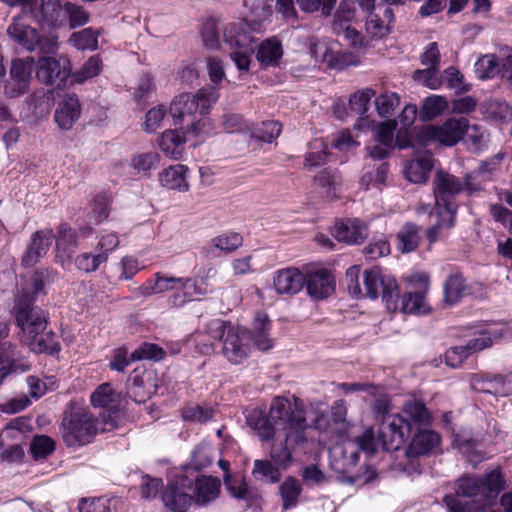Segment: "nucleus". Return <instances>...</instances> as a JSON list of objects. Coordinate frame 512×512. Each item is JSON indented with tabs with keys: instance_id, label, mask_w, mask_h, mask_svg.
Wrapping results in <instances>:
<instances>
[{
	"instance_id": "obj_1",
	"label": "nucleus",
	"mask_w": 512,
	"mask_h": 512,
	"mask_svg": "<svg viewBox=\"0 0 512 512\" xmlns=\"http://www.w3.org/2000/svg\"><path fill=\"white\" fill-rule=\"evenodd\" d=\"M246 423L263 442L273 439L277 431L287 433L290 441H307L304 404L295 396L292 399L281 396L273 398L268 414L258 408L248 410Z\"/></svg>"
},
{
	"instance_id": "obj_2",
	"label": "nucleus",
	"mask_w": 512,
	"mask_h": 512,
	"mask_svg": "<svg viewBox=\"0 0 512 512\" xmlns=\"http://www.w3.org/2000/svg\"><path fill=\"white\" fill-rule=\"evenodd\" d=\"M218 97L215 87H205L196 94L183 93L175 97L169 111L176 130L196 137L209 134L211 122L207 117L208 110Z\"/></svg>"
},
{
	"instance_id": "obj_3",
	"label": "nucleus",
	"mask_w": 512,
	"mask_h": 512,
	"mask_svg": "<svg viewBox=\"0 0 512 512\" xmlns=\"http://www.w3.org/2000/svg\"><path fill=\"white\" fill-rule=\"evenodd\" d=\"M432 416L422 401L408 400L402 414L388 415L381 423L378 440L386 451H397L413 432V425L426 426Z\"/></svg>"
},
{
	"instance_id": "obj_4",
	"label": "nucleus",
	"mask_w": 512,
	"mask_h": 512,
	"mask_svg": "<svg viewBox=\"0 0 512 512\" xmlns=\"http://www.w3.org/2000/svg\"><path fill=\"white\" fill-rule=\"evenodd\" d=\"M506 480L500 469H494L484 478L463 476L456 483V494L468 500L463 505L466 512H486L505 488Z\"/></svg>"
},
{
	"instance_id": "obj_5",
	"label": "nucleus",
	"mask_w": 512,
	"mask_h": 512,
	"mask_svg": "<svg viewBox=\"0 0 512 512\" xmlns=\"http://www.w3.org/2000/svg\"><path fill=\"white\" fill-rule=\"evenodd\" d=\"M6 34L14 45L30 53L54 54L59 45L57 33L39 31L22 21L20 17L12 18L11 23L7 26Z\"/></svg>"
},
{
	"instance_id": "obj_6",
	"label": "nucleus",
	"mask_w": 512,
	"mask_h": 512,
	"mask_svg": "<svg viewBox=\"0 0 512 512\" xmlns=\"http://www.w3.org/2000/svg\"><path fill=\"white\" fill-rule=\"evenodd\" d=\"M330 466L338 474L342 475V482L347 484H368L373 482L377 473L371 466H366L363 473L352 474L359 461L357 447L351 441L337 444L329 450Z\"/></svg>"
},
{
	"instance_id": "obj_7",
	"label": "nucleus",
	"mask_w": 512,
	"mask_h": 512,
	"mask_svg": "<svg viewBox=\"0 0 512 512\" xmlns=\"http://www.w3.org/2000/svg\"><path fill=\"white\" fill-rule=\"evenodd\" d=\"M433 194L435 198V210L444 211L448 221L451 214L456 215L458 204L456 196L464 191L463 181L453 174L438 170L433 182Z\"/></svg>"
},
{
	"instance_id": "obj_8",
	"label": "nucleus",
	"mask_w": 512,
	"mask_h": 512,
	"mask_svg": "<svg viewBox=\"0 0 512 512\" xmlns=\"http://www.w3.org/2000/svg\"><path fill=\"white\" fill-rule=\"evenodd\" d=\"M13 314L17 326L29 338L44 332L47 328L44 312L34 305V297L29 293H22L16 299Z\"/></svg>"
},
{
	"instance_id": "obj_9",
	"label": "nucleus",
	"mask_w": 512,
	"mask_h": 512,
	"mask_svg": "<svg viewBox=\"0 0 512 512\" xmlns=\"http://www.w3.org/2000/svg\"><path fill=\"white\" fill-rule=\"evenodd\" d=\"M363 282L365 287L364 296L376 299L381 295L388 311L394 312L397 310L399 289L393 277L385 276L379 269L372 268L364 272Z\"/></svg>"
},
{
	"instance_id": "obj_10",
	"label": "nucleus",
	"mask_w": 512,
	"mask_h": 512,
	"mask_svg": "<svg viewBox=\"0 0 512 512\" xmlns=\"http://www.w3.org/2000/svg\"><path fill=\"white\" fill-rule=\"evenodd\" d=\"M96 432V419L89 413H71L62 420V437L68 446L86 445Z\"/></svg>"
},
{
	"instance_id": "obj_11",
	"label": "nucleus",
	"mask_w": 512,
	"mask_h": 512,
	"mask_svg": "<svg viewBox=\"0 0 512 512\" xmlns=\"http://www.w3.org/2000/svg\"><path fill=\"white\" fill-rule=\"evenodd\" d=\"M223 38L232 48L239 50L231 52L230 57L240 71H247L250 65L248 52L254 39L247 22L230 23L224 29Z\"/></svg>"
},
{
	"instance_id": "obj_12",
	"label": "nucleus",
	"mask_w": 512,
	"mask_h": 512,
	"mask_svg": "<svg viewBox=\"0 0 512 512\" xmlns=\"http://www.w3.org/2000/svg\"><path fill=\"white\" fill-rule=\"evenodd\" d=\"M467 129L466 118H449L442 125H429L417 134L418 141L427 145L430 142H438L444 146H453L458 143Z\"/></svg>"
},
{
	"instance_id": "obj_13",
	"label": "nucleus",
	"mask_w": 512,
	"mask_h": 512,
	"mask_svg": "<svg viewBox=\"0 0 512 512\" xmlns=\"http://www.w3.org/2000/svg\"><path fill=\"white\" fill-rule=\"evenodd\" d=\"M441 443L440 435L432 430H419L416 432L405 450L407 463L399 462L398 466L403 472L411 473L416 470L415 460L421 456L433 453Z\"/></svg>"
},
{
	"instance_id": "obj_14",
	"label": "nucleus",
	"mask_w": 512,
	"mask_h": 512,
	"mask_svg": "<svg viewBox=\"0 0 512 512\" xmlns=\"http://www.w3.org/2000/svg\"><path fill=\"white\" fill-rule=\"evenodd\" d=\"M65 1L61 0H32L30 14L42 30L55 32L64 27Z\"/></svg>"
},
{
	"instance_id": "obj_15",
	"label": "nucleus",
	"mask_w": 512,
	"mask_h": 512,
	"mask_svg": "<svg viewBox=\"0 0 512 512\" xmlns=\"http://www.w3.org/2000/svg\"><path fill=\"white\" fill-rule=\"evenodd\" d=\"M191 487L192 480L188 475H179L169 481L161 495L164 506L171 512H186L193 502Z\"/></svg>"
},
{
	"instance_id": "obj_16",
	"label": "nucleus",
	"mask_w": 512,
	"mask_h": 512,
	"mask_svg": "<svg viewBox=\"0 0 512 512\" xmlns=\"http://www.w3.org/2000/svg\"><path fill=\"white\" fill-rule=\"evenodd\" d=\"M34 58L14 59L11 63L10 77L4 84V94L16 98L26 93L32 79Z\"/></svg>"
},
{
	"instance_id": "obj_17",
	"label": "nucleus",
	"mask_w": 512,
	"mask_h": 512,
	"mask_svg": "<svg viewBox=\"0 0 512 512\" xmlns=\"http://www.w3.org/2000/svg\"><path fill=\"white\" fill-rule=\"evenodd\" d=\"M31 370L25 357L17 356V347L10 341L0 342V385L10 375H21Z\"/></svg>"
},
{
	"instance_id": "obj_18",
	"label": "nucleus",
	"mask_w": 512,
	"mask_h": 512,
	"mask_svg": "<svg viewBox=\"0 0 512 512\" xmlns=\"http://www.w3.org/2000/svg\"><path fill=\"white\" fill-rule=\"evenodd\" d=\"M332 234L339 242L359 245L368 237L369 228L367 223L359 218H347L335 223Z\"/></svg>"
},
{
	"instance_id": "obj_19",
	"label": "nucleus",
	"mask_w": 512,
	"mask_h": 512,
	"mask_svg": "<svg viewBox=\"0 0 512 512\" xmlns=\"http://www.w3.org/2000/svg\"><path fill=\"white\" fill-rule=\"evenodd\" d=\"M53 240L52 229H41L34 232L22 256L21 265L26 268L34 267L47 254Z\"/></svg>"
},
{
	"instance_id": "obj_20",
	"label": "nucleus",
	"mask_w": 512,
	"mask_h": 512,
	"mask_svg": "<svg viewBox=\"0 0 512 512\" xmlns=\"http://www.w3.org/2000/svg\"><path fill=\"white\" fill-rule=\"evenodd\" d=\"M307 294L316 300L329 297L335 291L333 275L325 268L310 270L305 274Z\"/></svg>"
},
{
	"instance_id": "obj_21",
	"label": "nucleus",
	"mask_w": 512,
	"mask_h": 512,
	"mask_svg": "<svg viewBox=\"0 0 512 512\" xmlns=\"http://www.w3.org/2000/svg\"><path fill=\"white\" fill-rule=\"evenodd\" d=\"M68 61L63 64L52 57H42L37 69V78L46 85L61 88L69 76Z\"/></svg>"
},
{
	"instance_id": "obj_22",
	"label": "nucleus",
	"mask_w": 512,
	"mask_h": 512,
	"mask_svg": "<svg viewBox=\"0 0 512 512\" xmlns=\"http://www.w3.org/2000/svg\"><path fill=\"white\" fill-rule=\"evenodd\" d=\"M247 334L244 330L234 327H228L227 333L223 339V355L233 364L241 363L249 353L247 344Z\"/></svg>"
},
{
	"instance_id": "obj_23",
	"label": "nucleus",
	"mask_w": 512,
	"mask_h": 512,
	"mask_svg": "<svg viewBox=\"0 0 512 512\" xmlns=\"http://www.w3.org/2000/svg\"><path fill=\"white\" fill-rule=\"evenodd\" d=\"M188 283V277H176L161 272L154 274L153 278L148 279L143 285L137 288V294L142 297H150L156 294H162L167 291H174L178 287H185Z\"/></svg>"
},
{
	"instance_id": "obj_24",
	"label": "nucleus",
	"mask_w": 512,
	"mask_h": 512,
	"mask_svg": "<svg viewBox=\"0 0 512 512\" xmlns=\"http://www.w3.org/2000/svg\"><path fill=\"white\" fill-rule=\"evenodd\" d=\"M305 274L297 268L280 269L275 273L273 285L278 294L295 295L305 286Z\"/></svg>"
},
{
	"instance_id": "obj_25",
	"label": "nucleus",
	"mask_w": 512,
	"mask_h": 512,
	"mask_svg": "<svg viewBox=\"0 0 512 512\" xmlns=\"http://www.w3.org/2000/svg\"><path fill=\"white\" fill-rule=\"evenodd\" d=\"M191 480L192 487L190 493L197 505L204 506L218 498L221 487L218 478L197 475L195 478H191Z\"/></svg>"
},
{
	"instance_id": "obj_26",
	"label": "nucleus",
	"mask_w": 512,
	"mask_h": 512,
	"mask_svg": "<svg viewBox=\"0 0 512 512\" xmlns=\"http://www.w3.org/2000/svg\"><path fill=\"white\" fill-rule=\"evenodd\" d=\"M204 285V278H188L187 285L175 289L168 297L167 304L171 308H180L194 297L205 296L208 293V289Z\"/></svg>"
},
{
	"instance_id": "obj_27",
	"label": "nucleus",
	"mask_w": 512,
	"mask_h": 512,
	"mask_svg": "<svg viewBox=\"0 0 512 512\" xmlns=\"http://www.w3.org/2000/svg\"><path fill=\"white\" fill-rule=\"evenodd\" d=\"M219 467L224 471V484L228 492L238 500L247 502L253 501L258 497L256 489L249 487L244 478H233L229 474V462L226 460H219Z\"/></svg>"
},
{
	"instance_id": "obj_28",
	"label": "nucleus",
	"mask_w": 512,
	"mask_h": 512,
	"mask_svg": "<svg viewBox=\"0 0 512 512\" xmlns=\"http://www.w3.org/2000/svg\"><path fill=\"white\" fill-rule=\"evenodd\" d=\"M81 106L78 97L73 94L64 98L54 113V119L57 125L63 130H69L79 119Z\"/></svg>"
},
{
	"instance_id": "obj_29",
	"label": "nucleus",
	"mask_w": 512,
	"mask_h": 512,
	"mask_svg": "<svg viewBox=\"0 0 512 512\" xmlns=\"http://www.w3.org/2000/svg\"><path fill=\"white\" fill-rule=\"evenodd\" d=\"M192 138L197 137L193 135H185L176 129L166 130L161 134L158 140V146L167 157L178 160L182 157L184 143Z\"/></svg>"
},
{
	"instance_id": "obj_30",
	"label": "nucleus",
	"mask_w": 512,
	"mask_h": 512,
	"mask_svg": "<svg viewBox=\"0 0 512 512\" xmlns=\"http://www.w3.org/2000/svg\"><path fill=\"white\" fill-rule=\"evenodd\" d=\"M433 168V158L430 153H425L405 165V175L408 181L415 184H423L428 181Z\"/></svg>"
},
{
	"instance_id": "obj_31",
	"label": "nucleus",
	"mask_w": 512,
	"mask_h": 512,
	"mask_svg": "<svg viewBox=\"0 0 512 512\" xmlns=\"http://www.w3.org/2000/svg\"><path fill=\"white\" fill-rule=\"evenodd\" d=\"M507 334L506 328L489 327L477 333L463 347L469 355L480 352L493 345L495 340L503 338Z\"/></svg>"
},
{
	"instance_id": "obj_32",
	"label": "nucleus",
	"mask_w": 512,
	"mask_h": 512,
	"mask_svg": "<svg viewBox=\"0 0 512 512\" xmlns=\"http://www.w3.org/2000/svg\"><path fill=\"white\" fill-rule=\"evenodd\" d=\"M306 441H293L287 439V433L283 442L274 443L270 450V457L281 469L288 468L292 463V453L296 447L303 445Z\"/></svg>"
},
{
	"instance_id": "obj_33",
	"label": "nucleus",
	"mask_w": 512,
	"mask_h": 512,
	"mask_svg": "<svg viewBox=\"0 0 512 512\" xmlns=\"http://www.w3.org/2000/svg\"><path fill=\"white\" fill-rule=\"evenodd\" d=\"M468 291V286L461 273H451L444 282V302L454 305L463 298Z\"/></svg>"
},
{
	"instance_id": "obj_34",
	"label": "nucleus",
	"mask_w": 512,
	"mask_h": 512,
	"mask_svg": "<svg viewBox=\"0 0 512 512\" xmlns=\"http://www.w3.org/2000/svg\"><path fill=\"white\" fill-rule=\"evenodd\" d=\"M322 62L326 63L330 69L335 70H343L360 64V60L356 55L349 52L335 51L333 48L324 49Z\"/></svg>"
},
{
	"instance_id": "obj_35",
	"label": "nucleus",
	"mask_w": 512,
	"mask_h": 512,
	"mask_svg": "<svg viewBox=\"0 0 512 512\" xmlns=\"http://www.w3.org/2000/svg\"><path fill=\"white\" fill-rule=\"evenodd\" d=\"M186 171L187 168L182 164L170 166L160 173V183L168 189L187 190L188 184L185 177Z\"/></svg>"
},
{
	"instance_id": "obj_36",
	"label": "nucleus",
	"mask_w": 512,
	"mask_h": 512,
	"mask_svg": "<svg viewBox=\"0 0 512 512\" xmlns=\"http://www.w3.org/2000/svg\"><path fill=\"white\" fill-rule=\"evenodd\" d=\"M91 18L90 12L82 5L65 1L64 9V27L68 26L69 29H77L89 23Z\"/></svg>"
},
{
	"instance_id": "obj_37",
	"label": "nucleus",
	"mask_w": 512,
	"mask_h": 512,
	"mask_svg": "<svg viewBox=\"0 0 512 512\" xmlns=\"http://www.w3.org/2000/svg\"><path fill=\"white\" fill-rule=\"evenodd\" d=\"M100 36V31L96 30L92 27L84 28L80 31L73 32L68 42L74 48L80 51H95L98 49V38Z\"/></svg>"
},
{
	"instance_id": "obj_38",
	"label": "nucleus",
	"mask_w": 512,
	"mask_h": 512,
	"mask_svg": "<svg viewBox=\"0 0 512 512\" xmlns=\"http://www.w3.org/2000/svg\"><path fill=\"white\" fill-rule=\"evenodd\" d=\"M29 347L33 352L54 354L60 351L56 334L49 330L30 337Z\"/></svg>"
},
{
	"instance_id": "obj_39",
	"label": "nucleus",
	"mask_w": 512,
	"mask_h": 512,
	"mask_svg": "<svg viewBox=\"0 0 512 512\" xmlns=\"http://www.w3.org/2000/svg\"><path fill=\"white\" fill-rule=\"evenodd\" d=\"M282 54L283 51L280 41L275 38H270L259 45L256 58L263 65H275L282 57Z\"/></svg>"
},
{
	"instance_id": "obj_40",
	"label": "nucleus",
	"mask_w": 512,
	"mask_h": 512,
	"mask_svg": "<svg viewBox=\"0 0 512 512\" xmlns=\"http://www.w3.org/2000/svg\"><path fill=\"white\" fill-rule=\"evenodd\" d=\"M301 492L302 486L296 478H286L279 486V493L282 499L283 510L296 507Z\"/></svg>"
},
{
	"instance_id": "obj_41",
	"label": "nucleus",
	"mask_w": 512,
	"mask_h": 512,
	"mask_svg": "<svg viewBox=\"0 0 512 512\" xmlns=\"http://www.w3.org/2000/svg\"><path fill=\"white\" fill-rule=\"evenodd\" d=\"M419 229L413 223H406L397 233V249L402 253L414 251L419 245Z\"/></svg>"
},
{
	"instance_id": "obj_42",
	"label": "nucleus",
	"mask_w": 512,
	"mask_h": 512,
	"mask_svg": "<svg viewBox=\"0 0 512 512\" xmlns=\"http://www.w3.org/2000/svg\"><path fill=\"white\" fill-rule=\"evenodd\" d=\"M475 73L481 80L501 74V60L495 54H486L475 63Z\"/></svg>"
},
{
	"instance_id": "obj_43",
	"label": "nucleus",
	"mask_w": 512,
	"mask_h": 512,
	"mask_svg": "<svg viewBox=\"0 0 512 512\" xmlns=\"http://www.w3.org/2000/svg\"><path fill=\"white\" fill-rule=\"evenodd\" d=\"M102 70V60L99 55L89 57L84 64L72 73L73 82L82 84L100 74Z\"/></svg>"
},
{
	"instance_id": "obj_44",
	"label": "nucleus",
	"mask_w": 512,
	"mask_h": 512,
	"mask_svg": "<svg viewBox=\"0 0 512 512\" xmlns=\"http://www.w3.org/2000/svg\"><path fill=\"white\" fill-rule=\"evenodd\" d=\"M57 277V272L49 268H41L35 271L32 276V283L29 290H24L22 293H29L36 299L40 293L45 294L46 284L52 283Z\"/></svg>"
},
{
	"instance_id": "obj_45",
	"label": "nucleus",
	"mask_w": 512,
	"mask_h": 512,
	"mask_svg": "<svg viewBox=\"0 0 512 512\" xmlns=\"http://www.w3.org/2000/svg\"><path fill=\"white\" fill-rule=\"evenodd\" d=\"M448 108V102L443 96L432 95L427 97L420 109V118L431 121Z\"/></svg>"
},
{
	"instance_id": "obj_46",
	"label": "nucleus",
	"mask_w": 512,
	"mask_h": 512,
	"mask_svg": "<svg viewBox=\"0 0 512 512\" xmlns=\"http://www.w3.org/2000/svg\"><path fill=\"white\" fill-rule=\"evenodd\" d=\"M401 311L409 314H425L428 312L425 294L421 291L408 292L401 298Z\"/></svg>"
},
{
	"instance_id": "obj_47",
	"label": "nucleus",
	"mask_w": 512,
	"mask_h": 512,
	"mask_svg": "<svg viewBox=\"0 0 512 512\" xmlns=\"http://www.w3.org/2000/svg\"><path fill=\"white\" fill-rule=\"evenodd\" d=\"M279 467L269 460H255L253 465L252 474L258 480L268 481L270 483H277L280 481L281 473Z\"/></svg>"
},
{
	"instance_id": "obj_48",
	"label": "nucleus",
	"mask_w": 512,
	"mask_h": 512,
	"mask_svg": "<svg viewBox=\"0 0 512 512\" xmlns=\"http://www.w3.org/2000/svg\"><path fill=\"white\" fill-rule=\"evenodd\" d=\"M282 125L278 121H264L251 129V137L261 142L271 143L281 133Z\"/></svg>"
},
{
	"instance_id": "obj_49",
	"label": "nucleus",
	"mask_w": 512,
	"mask_h": 512,
	"mask_svg": "<svg viewBox=\"0 0 512 512\" xmlns=\"http://www.w3.org/2000/svg\"><path fill=\"white\" fill-rule=\"evenodd\" d=\"M483 393L507 396L512 394V375H490Z\"/></svg>"
},
{
	"instance_id": "obj_50",
	"label": "nucleus",
	"mask_w": 512,
	"mask_h": 512,
	"mask_svg": "<svg viewBox=\"0 0 512 512\" xmlns=\"http://www.w3.org/2000/svg\"><path fill=\"white\" fill-rule=\"evenodd\" d=\"M464 135L469 149L474 152H479L487 146L488 134L477 125L469 126L467 122V129H465Z\"/></svg>"
},
{
	"instance_id": "obj_51",
	"label": "nucleus",
	"mask_w": 512,
	"mask_h": 512,
	"mask_svg": "<svg viewBox=\"0 0 512 512\" xmlns=\"http://www.w3.org/2000/svg\"><path fill=\"white\" fill-rule=\"evenodd\" d=\"M57 249H74L78 246L77 233L67 223H61L57 229V235H54Z\"/></svg>"
},
{
	"instance_id": "obj_52",
	"label": "nucleus",
	"mask_w": 512,
	"mask_h": 512,
	"mask_svg": "<svg viewBox=\"0 0 512 512\" xmlns=\"http://www.w3.org/2000/svg\"><path fill=\"white\" fill-rule=\"evenodd\" d=\"M314 182L324 189L327 197H336L340 183V177L336 172L324 169L315 176Z\"/></svg>"
},
{
	"instance_id": "obj_53",
	"label": "nucleus",
	"mask_w": 512,
	"mask_h": 512,
	"mask_svg": "<svg viewBox=\"0 0 512 512\" xmlns=\"http://www.w3.org/2000/svg\"><path fill=\"white\" fill-rule=\"evenodd\" d=\"M399 104L400 97L395 92L382 93L375 100L377 112L381 117H389L393 115Z\"/></svg>"
},
{
	"instance_id": "obj_54",
	"label": "nucleus",
	"mask_w": 512,
	"mask_h": 512,
	"mask_svg": "<svg viewBox=\"0 0 512 512\" xmlns=\"http://www.w3.org/2000/svg\"><path fill=\"white\" fill-rule=\"evenodd\" d=\"M311 151L306 154L304 166L318 167L327 163V146L320 141H314L310 144Z\"/></svg>"
},
{
	"instance_id": "obj_55",
	"label": "nucleus",
	"mask_w": 512,
	"mask_h": 512,
	"mask_svg": "<svg viewBox=\"0 0 512 512\" xmlns=\"http://www.w3.org/2000/svg\"><path fill=\"white\" fill-rule=\"evenodd\" d=\"M166 352L154 343H143L132 352V360H153L160 361L164 359Z\"/></svg>"
},
{
	"instance_id": "obj_56",
	"label": "nucleus",
	"mask_w": 512,
	"mask_h": 512,
	"mask_svg": "<svg viewBox=\"0 0 512 512\" xmlns=\"http://www.w3.org/2000/svg\"><path fill=\"white\" fill-rule=\"evenodd\" d=\"M435 217V224L426 230V236L430 243L438 240L442 229H449L454 226L456 215L451 214V219L448 221L444 211L435 210Z\"/></svg>"
},
{
	"instance_id": "obj_57",
	"label": "nucleus",
	"mask_w": 512,
	"mask_h": 512,
	"mask_svg": "<svg viewBox=\"0 0 512 512\" xmlns=\"http://www.w3.org/2000/svg\"><path fill=\"white\" fill-rule=\"evenodd\" d=\"M159 162V156L155 152H146L134 155L131 166L137 172L149 175L150 170Z\"/></svg>"
},
{
	"instance_id": "obj_58",
	"label": "nucleus",
	"mask_w": 512,
	"mask_h": 512,
	"mask_svg": "<svg viewBox=\"0 0 512 512\" xmlns=\"http://www.w3.org/2000/svg\"><path fill=\"white\" fill-rule=\"evenodd\" d=\"M107 261V254L105 253H83L77 256L75 264L77 268L86 273L94 272L98 267Z\"/></svg>"
},
{
	"instance_id": "obj_59",
	"label": "nucleus",
	"mask_w": 512,
	"mask_h": 512,
	"mask_svg": "<svg viewBox=\"0 0 512 512\" xmlns=\"http://www.w3.org/2000/svg\"><path fill=\"white\" fill-rule=\"evenodd\" d=\"M215 248L224 252H232L238 249L243 243V237L236 232H228L212 239Z\"/></svg>"
},
{
	"instance_id": "obj_60",
	"label": "nucleus",
	"mask_w": 512,
	"mask_h": 512,
	"mask_svg": "<svg viewBox=\"0 0 512 512\" xmlns=\"http://www.w3.org/2000/svg\"><path fill=\"white\" fill-rule=\"evenodd\" d=\"M55 450V442L48 436H35L30 444L35 459H44Z\"/></svg>"
},
{
	"instance_id": "obj_61",
	"label": "nucleus",
	"mask_w": 512,
	"mask_h": 512,
	"mask_svg": "<svg viewBox=\"0 0 512 512\" xmlns=\"http://www.w3.org/2000/svg\"><path fill=\"white\" fill-rule=\"evenodd\" d=\"M166 108L163 105H158L147 111L145 120L142 124V129L146 133H154L160 128L161 122L166 116Z\"/></svg>"
},
{
	"instance_id": "obj_62",
	"label": "nucleus",
	"mask_w": 512,
	"mask_h": 512,
	"mask_svg": "<svg viewBox=\"0 0 512 512\" xmlns=\"http://www.w3.org/2000/svg\"><path fill=\"white\" fill-rule=\"evenodd\" d=\"M375 95V91L370 88L358 91L350 96V109L358 115H364L368 110L371 98Z\"/></svg>"
},
{
	"instance_id": "obj_63",
	"label": "nucleus",
	"mask_w": 512,
	"mask_h": 512,
	"mask_svg": "<svg viewBox=\"0 0 512 512\" xmlns=\"http://www.w3.org/2000/svg\"><path fill=\"white\" fill-rule=\"evenodd\" d=\"M366 31L373 38H382L390 33L389 24L374 12H370L366 17Z\"/></svg>"
},
{
	"instance_id": "obj_64",
	"label": "nucleus",
	"mask_w": 512,
	"mask_h": 512,
	"mask_svg": "<svg viewBox=\"0 0 512 512\" xmlns=\"http://www.w3.org/2000/svg\"><path fill=\"white\" fill-rule=\"evenodd\" d=\"M116 395L109 383L100 385L91 395V403L94 407L106 408L115 402Z\"/></svg>"
}]
</instances>
